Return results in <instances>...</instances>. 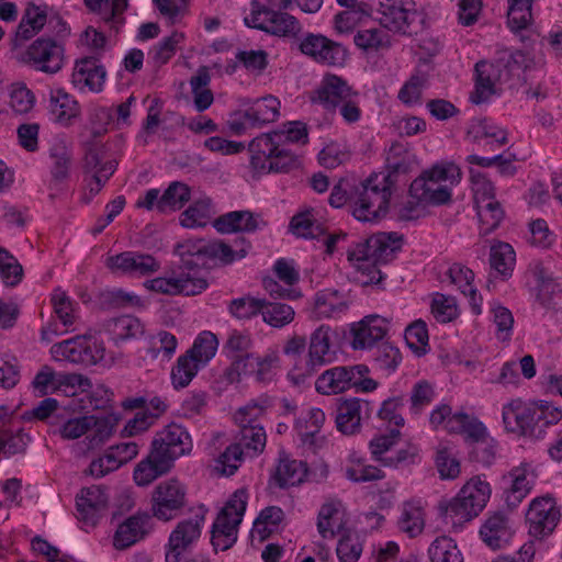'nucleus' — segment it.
Masks as SVG:
<instances>
[{
    "label": "nucleus",
    "instance_id": "6ab92c4d",
    "mask_svg": "<svg viewBox=\"0 0 562 562\" xmlns=\"http://www.w3.org/2000/svg\"><path fill=\"white\" fill-rule=\"evenodd\" d=\"M371 406L368 401L357 397L336 400V426L344 435H353L361 428V420L371 415Z\"/></svg>",
    "mask_w": 562,
    "mask_h": 562
},
{
    "label": "nucleus",
    "instance_id": "4c0bfd02",
    "mask_svg": "<svg viewBox=\"0 0 562 562\" xmlns=\"http://www.w3.org/2000/svg\"><path fill=\"white\" fill-rule=\"evenodd\" d=\"M153 450L142 460L134 470V481L138 486H147L159 476L167 474L172 467Z\"/></svg>",
    "mask_w": 562,
    "mask_h": 562
},
{
    "label": "nucleus",
    "instance_id": "49530a36",
    "mask_svg": "<svg viewBox=\"0 0 562 562\" xmlns=\"http://www.w3.org/2000/svg\"><path fill=\"white\" fill-rule=\"evenodd\" d=\"M339 502H328L323 504L318 512L317 530L324 539H331L341 528Z\"/></svg>",
    "mask_w": 562,
    "mask_h": 562
},
{
    "label": "nucleus",
    "instance_id": "dca6fc26",
    "mask_svg": "<svg viewBox=\"0 0 562 562\" xmlns=\"http://www.w3.org/2000/svg\"><path fill=\"white\" fill-rule=\"evenodd\" d=\"M26 61L40 71L56 74L64 65V48L53 38L40 37L29 46Z\"/></svg>",
    "mask_w": 562,
    "mask_h": 562
},
{
    "label": "nucleus",
    "instance_id": "7ed1b4c3",
    "mask_svg": "<svg viewBox=\"0 0 562 562\" xmlns=\"http://www.w3.org/2000/svg\"><path fill=\"white\" fill-rule=\"evenodd\" d=\"M392 173H372L355 188L351 214L360 222H375L385 216L392 195Z\"/></svg>",
    "mask_w": 562,
    "mask_h": 562
},
{
    "label": "nucleus",
    "instance_id": "6e6d98bb",
    "mask_svg": "<svg viewBox=\"0 0 562 562\" xmlns=\"http://www.w3.org/2000/svg\"><path fill=\"white\" fill-rule=\"evenodd\" d=\"M211 218L209 200H198L184 210L179 217L180 225L186 228L204 227Z\"/></svg>",
    "mask_w": 562,
    "mask_h": 562
},
{
    "label": "nucleus",
    "instance_id": "bf43d9fd",
    "mask_svg": "<svg viewBox=\"0 0 562 562\" xmlns=\"http://www.w3.org/2000/svg\"><path fill=\"white\" fill-rule=\"evenodd\" d=\"M257 356L255 352H248L234 357L226 370L227 380L234 383L239 382L243 376L255 378Z\"/></svg>",
    "mask_w": 562,
    "mask_h": 562
},
{
    "label": "nucleus",
    "instance_id": "6e6552de",
    "mask_svg": "<svg viewBox=\"0 0 562 562\" xmlns=\"http://www.w3.org/2000/svg\"><path fill=\"white\" fill-rule=\"evenodd\" d=\"M247 498L245 490H237L218 513L212 527L211 537L215 551H225L236 542L237 527L243 520Z\"/></svg>",
    "mask_w": 562,
    "mask_h": 562
},
{
    "label": "nucleus",
    "instance_id": "9b49d317",
    "mask_svg": "<svg viewBox=\"0 0 562 562\" xmlns=\"http://www.w3.org/2000/svg\"><path fill=\"white\" fill-rule=\"evenodd\" d=\"M503 423L508 432L533 439L542 438V429L539 426L537 402H524L513 400L503 406Z\"/></svg>",
    "mask_w": 562,
    "mask_h": 562
},
{
    "label": "nucleus",
    "instance_id": "f8f14e48",
    "mask_svg": "<svg viewBox=\"0 0 562 562\" xmlns=\"http://www.w3.org/2000/svg\"><path fill=\"white\" fill-rule=\"evenodd\" d=\"M192 439L188 430L176 423L157 431L151 440L150 450L173 467L175 461L192 450Z\"/></svg>",
    "mask_w": 562,
    "mask_h": 562
},
{
    "label": "nucleus",
    "instance_id": "09e8293b",
    "mask_svg": "<svg viewBox=\"0 0 562 562\" xmlns=\"http://www.w3.org/2000/svg\"><path fill=\"white\" fill-rule=\"evenodd\" d=\"M490 263L502 277L509 278L516 263V255L512 245L504 241L493 245L490 251Z\"/></svg>",
    "mask_w": 562,
    "mask_h": 562
},
{
    "label": "nucleus",
    "instance_id": "2f4dec72",
    "mask_svg": "<svg viewBox=\"0 0 562 562\" xmlns=\"http://www.w3.org/2000/svg\"><path fill=\"white\" fill-rule=\"evenodd\" d=\"M308 476L306 462L291 459L288 454L281 453L272 475L274 484L280 488L300 485Z\"/></svg>",
    "mask_w": 562,
    "mask_h": 562
},
{
    "label": "nucleus",
    "instance_id": "9d476101",
    "mask_svg": "<svg viewBox=\"0 0 562 562\" xmlns=\"http://www.w3.org/2000/svg\"><path fill=\"white\" fill-rule=\"evenodd\" d=\"M151 517L169 521L178 517L187 505V488L176 479L160 482L150 498Z\"/></svg>",
    "mask_w": 562,
    "mask_h": 562
},
{
    "label": "nucleus",
    "instance_id": "7c9ffc66",
    "mask_svg": "<svg viewBox=\"0 0 562 562\" xmlns=\"http://www.w3.org/2000/svg\"><path fill=\"white\" fill-rule=\"evenodd\" d=\"M281 143L283 135L276 132L255 137L248 146L251 167L258 172L266 173L267 165Z\"/></svg>",
    "mask_w": 562,
    "mask_h": 562
},
{
    "label": "nucleus",
    "instance_id": "c9c22d12",
    "mask_svg": "<svg viewBox=\"0 0 562 562\" xmlns=\"http://www.w3.org/2000/svg\"><path fill=\"white\" fill-rule=\"evenodd\" d=\"M347 307L344 296L338 291L326 289L318 291L314 296L313 316L317 321L338 317Z\"/></svg>",
    "mask_w": 562,
    "mask_h": 562
},
{
    "label": "nucleus",
    "instance_id": "603ef678",
    "mask_svg": "<svg viewBox=\"0 0 562 562\" xmlns=\"http://www.w3.org/2000/svg\"><path fill=\"white\" fill-rule=\"evenodd\" d=\"M239 441L243 452L256 457L261 453L266 447L267 436L262 426H245L239 427Z\"/></svg>",
    "mask_w": 562,
    "mask_h": 562
},
{
    "label": "nucleus",
    "instance_id": "1a4fd4ad",
    "mask_svg": "<svg viewBox=\"0 0 562 562\" xmlns=\"http://www.w3.org/2000/svg\"><path fill=\"white\" fill-rule=\"evenodd\" d=\"M117 162L113 159H105L104 151L95 146H90L82 159L83 192L81 201L89 204L98 195L112 175L115 172Z\"/></svg>",
    "mask_w": 562,
    "mask_h": 562
},
{
    "label": "nucleus",
    "instance_id": "473e14b6",
    "mask_svg": "<svg viewBox=\"0 0 562 562\" xmlns=\"http://www.w3.org/2000/svg\"><path fill=\"white\" fill-rule=\"evenodd\" d=\"M510 486L505 492L506 504L514 508L530 493L535 483L536 474L530 465L514 468L509 472Z\"/></svg>",
    "mask_w": 562,
    "mask_h": 562
},
{
    "label": "nucleus",
    "instance_id": "412c9836",
    "mask_svg": "<svg viewBox=\"0 0 562 562\" xmlns=\"http://www.w3.org/2000/svg\"><path fill=\"white\" fill-rule=\"evenodd\" d=\"M106 267L112 271H120L134 277H145L157 272L159 261L149 254L139 251H124L106 259Z\"/></svg>",
    "mask_w": 562,
    "mask_h": 562
},
{
    "label": "nucleus",
    "instance_id": "b1692460",
    "mask_svg": "<svg viewBox=\"0 0 562 562\" xmlns=\"http://www.w3.org/2000/svg\"><path fill=\"white\" fill-rule=\"evenodd\" d=\"M387 333V322L379 315L366 316L352 324L350 329V345L355 350L373 348Z\"/></svg>",
    "mask_w": 562,
    "mask_h": 562
},
{
    "label": "nucleus",
    "instance_id": "774afa93",
    "mask_svg": "<svg viewBox=\"0 0 562 562\" xmlns=\"http://www.w3.org/2000/svg\"><path fill=\"white\" fill-rule=\"evenodd\" d=\"M252 114L260 127L267 123L274 122L280 115V101L273 95H267L256 100L252 104Z\"/></svg>",
    "mask_w": 562,
    "mask_h": 562
},
{
    "label": "nucleus",
    "instance_id": "c756f323",
    "mask_svg": "<svg viewBox=\"0 0 562 562\" xmlns=\"http://www.w3.org/2000/svg\"><path fill=\"white\" fill-rule=\"evenodd\" d=\"M151 516L148 513H137L119 525L113 544L124 550L142 540L149 531Z\"/></svg>",
    "mask_w": 562,
    "mask_h": 562
},
{
    "label": "nucleus",
    "instance_id": "58836bf2",
    "mask_svg": "<svg viewBox=\"0 0 562 562\" xmlns=\"http://www.w3.org/2000/svg\"><path fill=\"white\" fill-rule=\"evenodd\" d=\"M317 212L313 207H304L290 221L289 228L301 238H318L325 234V227L317 220Z\"/></svg>",
    "mask_w": 562,
    "mask_h": 562
},
{
    "label": "nucleus",
    "instance_id": "8fccbe9b",
    "mask_svg": "<svg viewBox=\"0 0 562 562\" xmlns=\"http://www.w3.org/2000/svg\"><path fill=\"white\" fill-rule=\"evenodd\" d=\"M109 330L115 341H125L139 338L143 336L145 328L138 318L131 315H122L110 322Z\"/></svg>",
    "mask_w": 562,
    "mask_h": 562
},
{
    "label": "nucleus",
    "instance_id": "f257e3e1",
    "mask_svg": "<svg viewBox=\"0 0 562 562\" xmlns=\"http://www.w3.org/2000/svg\"><path fill=\"white\" fill-rule=\"evenodd\" d=\"M402 245L403 235L381 232L349 248L347 258L357 270L356 282L361 286L376 285L383 289L382 281L385 276L379 266L392 260Z\"/></svg>",
    "mask_w": 562,
    "mask_h": 562
},
{
    "label": "nucleus",
    "instance_id": "72a5a7b5",
    "mask_svg": "<svg viewBox=\"0 0 562 562\" xmlns=\"http://www.w3.org/2000/svg\"><path fill=\"white\" fill-rule=\"evenodd\" d=\"M480 535L490 548L496 550L509 542L513 532L507 517L502 513H494L482 525Z\"/></svg>",
    "mask_w": 562,
    "mask_h": 562
},
{
    "label": "nucleus",
    "instance_id": "39448f33",
    "mask_svg": "<svg viewBox=\"0 0 562 562\" xmlns=\"http://www.w3.org/2000/svg\"><path fill=\"white\" fill-rule=\"evenodd\" d=\"M452 165H435L417 177L409 187V194L417 204L442 205L451 201L453 172Z\"/></svg>",
    "mask_w": 562,
    "mask_h": 562
},
{
    "label": "nucleus",
    "instance_id": "0e129e2a",
    "mask_svg": "<svg viewBox=\"0 0 562 562\" xmlns=\"http://www.w3.org/2000/svg\"><path fill=\"white\" fill-rule=\"evenodd\" d=\"M428 76L417 71L403 85L398 91V99L407 105L420 102L423 90L427 87Z\"/></svg>",
    "mask_w": 562,
    "mask_h": 562
},
{
    "label": "nucleus",
    "instance_id": "4be33fe9",
    "mask_svg": "<svg viewBox=\"0 0 562 562\" xmlns=\"http://www.w3.org/2000/svg\"><path fill=\"white\" fill-rule=\"evenodd\" d=\"M49 159V188H59L66 183L71 175L74 166V153L71 146L64 137H55L48 148Z\"/></svg>",
    "mask_w": 562,
    "mask_h": 562
},
{
    "label": "nucleus",
    "instance_id": "5fc2aeb1",
    "mask_svg": "<svg viewBox=\"0 0 562 562\" xmlns=\"http://www.w3.org/2000/svg\"><path fill=\"white\" fill-rule=\"evenodd\" d=\"M353 42L358 48L367 53L391 47L390 35L376 27L358 31L353 37Z\"/></svg>",
    "mask_w": 562,
    "mask_h": 562
},
{
    "label": "nucleus",
    "instance_id": "aec40b11",
    "mask_svg": "<svg viewBox=\"0 0 562 562\" xmlns=\"http://www.w3.org/2000/svg\"><path fill=\"white\" fill-rule=\"evenodd\" d=\"M353 95H359V92L349 86L345 79L336 75H326L313 91L311 100L331 111Z\"/></svg>",
    "mask_w": 562,
    "mask_h": 562
},
{
    "label": "nucleus",
    "instance_id": "69168bd1",
    "mask_svg": "<svg viewBox=\"0 0 562 562\" xmlns=\"http://www.w3.org/2000/svg\"><path fill=\"white\" fill-rule=\"evenodd\" d=\"M52 304L54 307V313L56 317L59 319L61 325L66 328H69L77 319L76 310L74 306V302L66 294V292L57 289L52 294Z\"/></svg>",
    "mask_w": 562,
    "mask_h": 562
},
{
    "label": "nucleus",
    "instance_id": "37998d69",
    "mask_svg": "<svg viewBox=\"0 0 562 562\" xmlns=\"http://www.w3.org/2000/svg\"><path fill=\"white\" fill-rule=\"evenodd\" d=\"M263 299L245 294L227 302L228 314L240 322H247L261 315Z\"/></svg>",
    "mask_w": 562,
    "mask_h": 562
},
{
    "label": "nucleus",
    "instance_id": "a19ab883",
    "mask_svg": "<svg viewBox=\"0 0 562 562\" xmlns=\"http://www.w3.org/2000/svg\"><path fill=\"white\" fill-rule=\"evenodd\" d=\"M467 136L473 142L479 143L483 138H492V147L507 144V131L495 125L486 117L472 119L467 130Z\"/></svg>",
    "mask_w": 562,
    "mask_h": 562
},
{
    "label": "nucleus",
    "instance_id": "c03bdc74",
    "mask_svg": "<svg viewBox=\"0 0 562 562\" xmlns=\"http://www.w3.org/2000/svg\"><path fill=\"white\" fill-rule=\"evenodd\" d=\"M261 317L270 327L280 329L294 321L295 311L289 304L263 299Z\"/></svg>",
    "mask_w": 562,
    "mask_h": 562
},
{
    "label": "nucleus",
    "instance_id": "2eb2a0df",
    "mask_svg": "<svg viewBox=\"0 0 562 562\" xmlns=\"http://www.w3.org/2000/svg\"><path fill=\"white\" fill-rule=\"evenodd\" d=\"M204 519V514H196L194 517L177 524L166 544V562L181 561L182 555L199 540Z\"/></svg>",
    "mask_w": 562,
    "mask_h": 562
},
{
    "label": "nucleus",
    "instance_id": "f3484780",
    "mask_svg": "<svg viewBox=\"0 0 562 562\" xmlns=\"http://www.w3.org/2000/svg\"><path fill=\"white\" fill-rule=\"evenodd\" d=\"M109 505V494L101 485L83 487L76 496L77 518L94 526L104 515Z\"/></svg>",
    "mask_w": 562,
    "mask_h": 562
},
{
    "label": "nucleus",
    "instance_id": "a878e982",
    "mask_svg": "<svg viewBox=\"0 0 562 562\" xmlns=\"http://www.w3.org/2000/svg\"><path fill=\"white\" fill-rule=\"evenodd\" d=\"M325 423V413L321 408H310L303 413L295 423L301 443L307 450L315 452L325 443L321 428Z\"/></svg>",
    "mask_w": 562,
    "mask_h": 562
},
{
    "label": "nucleus",
    "instance_id": "bb28decb",
    "mask_svg": "<svg viewBox=\"0 0 562 562\" xmlns=\"http://www.w3.org/2000/svg\"><path fill=\"white\" fill-rule=\"evenodd\" d=\"M106 71L94 57L77 60L71 75L72 85L79 89L100 92L103 88Z\"/></svg>",
    "mask_w": 562,
    "mask_h": 562
},
{
    "label": "nucleus",
    "instance_id": "cd10ccee",
    "mask_svg": "<svg viewBox=\"0 0 562 562\" xmlns=\"http://www.w3.org/2000/svg\"><path fill=\"white\" fill-rule=\"evenodd\" d=\"M249 27L260 30L269 35L294 38L301 31L300 21L292 14L280 10L274 14L262 16L258 21L246 24Z\"/></svg>",
    "mask_w": 562,
    "mask_h": 562
},
{
    "label": "nucleus",
    "instance_id": "e433bc0d",
    "mask_svg": "<svg viewBox=\"0 0 562 562\" xmlns=\"http://www.w3.org/2000/svg\"><path fill=\"white\" fill-rule=\"evenodd\" d=\"M425 519L426 513L422 502L412 499L402 504L397 526L409 538H415L423 532Z\"/></svg>",
    "mask_w": 562,
    "mask_h": 562
},
{
    "label": "nucleus",
    "instance_id": "864d4df0",
    "mask_svg": "<svg viewBox=\"0 0 562 562\" xmlns=\"http://www.w3.org/2000/svg\"><path fill=\"white\" fill-rule=\"evenodd\" d=\"M50 352L57 360L63 359L71 363L85 366L87 359L85 356V338L76 337L54 344Z\"/></svg>",
    "mask_w": 562,
    "mask_h": 562
},
{
    "label": "nucleus",
    "instance_id": "ddd939ff",
    "mask_svg": "<svg viewBox=\"0 0 562 562\" xmlns=\"http://www.w3.org/2000/svg\"><path fill=\"white\" fill-rule=\"evenodd\" d=\"M376 14L384 29L403 35L417 34L423 21L416 10L405 8L398 0H379Z\"/></svg>",
    "mask_w": 562,
    "mask_h": 562
},
{
    "label": "nucleus",
    "instance_id": "e2e57ef3",
    "mask_svg": "<svg viewBox=\"0 0 562 562\" xmlns=\"http://www.w3.org/2000/svg\"><path fill=\"white\" fill-rule=\"evenodd\" d=\"M267 406L266 398L252 400L236 412L235 422L239 427L261 426L259 420L265 416Z\"/></svg>",
    "mask_w": 562,
    "mask_h": 562
},
{
    "label": "nucleus",
    "instance_id": "79ce46f5",
    "mask_svg": "<svg viewBox=\"0 0 562 562\" xmlns=\"http://www.w3.org/2000/svg\"><path fill=\"white\" fill-rule=\"evenodd\" d=\"M191 199V190L188 184L179 181L171 182L161 194L158 203V212L166 214L184 206Z\"/></svg>",
    "mask_w": 562,
    "mask_h": 562
},
{
    "label": "nucleus",
    "instance_id": "13d9d810",
    "mask_svg": "<svg viewBox=\"0 0 562 562\" xmlns=\"http://www.w3.org/2000/svg\"><path fill=\"white\" fill-rule=\"evenodd\" d=\"M146 408H153V413L148 412H139L135 415V417L128 420L125 426V431L130 435H135L137 432L146 430L161 413H164L167 408L166 403L159 398L154 397L150 400L149 405Z\"/></svg>",
    "mask_w": 562,
    "mask_h": 562
},
{
    "label": "nucleus",
    "instance_id": "f03ea898",
    "mask_svg": "<svg viewBox=\"0 0 562 562\" xmlns=\"http://www.w3.org/2000/svg\"><path fill=\"white\" fill-rule=\"evenodd\" d=\"M490 496V484L480 476L472 477L454 497L439 502V515L446 524H450L452 527H462L479 516Z\"/></svg>",
    "mask_w": 562,
    "mask_h": 562
},
{
    "label": "nucleus",
    "instance_id": "ea45409f",
    "mask_svg": "<svg viewBox=\"0 0 562 562\" xmlns=\"http://www.w3.org/2000/svg\"><path fill=\"white\" fill-rule=\"evenodd\" d=\"M450 282L458 286V289L465 296H470V303L475 314L481 313V296H477L476 289L472 282L474 280V272L460 263H453L447 271Z\"/></svg>",
    "mask_w": 562,
    "mask_h": 562
},
{
    "label": "nucleus",
    "instance_id": "338daca9",
    "mask_svg": "<svg viewBox=\"0 0 562 562\" xmlns=\"http://www.w3.org/2000/svg\"><path fill=\"white\" fill-rule=\"evenodd\" d=\"M280 356L277 350H268L257 356L255 380L259 383L270 382L280 368Z\"/></svg>",
    "mask_w": 562,
    "mask_h": 562
},
{
    "label": "nucleus",
    "instance_id": "393cba45",
    "mask_svg": "<svg viewBox=\"0 0 562 562\" xmlns=\"http://www.w3.org/2000/svg\"><path fill=\"white\" fill-rule=\"evenodd\" d=\"M146 288L162 294L176 295H196L202 293L209 285L203 278L182 274L179 278H155L146 281Z\"/></svg>",
    "mask_w": 562,
    "mask_h": 562
},
{
    "label": "nucleus",
    "instance_id": "0eeeda50",
    "mask_svg": "<svg viewBox=\"0 0 562 562\" xmlns=\"http://www.w3.org/2000/svg\"><path fill=\"white\" fill-rule=\"evenodd\" d=\"M335 358L336 353L331 350V329L327 325H321L310 336L305 361L295 363L288 376L296 385L304 384Z\"/></svg>",
    "mask_w": 562,
    "mask_h": 562
},
{
    "label": "nucleus",
    "instance_id": "c85d7f7f",
    "mask_svg": "<svg viewBox=\"0 0 562 562\" xmlns=\"http://www.w3.org/2000/svg\"><path fill=\"white\" fill-rule=\"evenodd\" d=\"M267 223L260 214L250 211H232L218 216L213 226L221 234H229L235 232L254 233L263 228Z\"/></svg>",
    "mask_w": 562,
    "mask_h": 562
},
{
    "label": "nucleus",
    "instance_id": "f704fd0d",
    "mask_svg": "<svg viewBox=\"0 0 562 562\" xmlns=\"http://www.w3.org/2000/svg\"><path fill=\"white\" fill-rule=\"evenodd\" d=\"M48 109L54 120L63 125H69L80 114L78 101L61 88L50 90Z\"/></svg>",
    "mask_w": 562,
    "mask_h": 562
},
{
    "label": "nucleus",
    "instance_id": "5701e85b",
    "mask_svg": "<svg viewBox=\"0 0 562 562\" xmlns=\"http://www.w3.org/2000/svg\"><path fill=\"white\" fill-rule=\"evenodd\" d=\"M300 49L316 61L330 66L341 65L347 54L342 45L330 41L324 35L312 33L303 38Z\"/></svg>",
    "mask_w": 562,
    "mask_h": 562
},
{
    "label": "nucleus",
    "instance_id": "052dcab7",
    "mask_svg": "<svg viewBox=\"0 0 562 562\" xmlns=\"http://www.w3.org/2000/svg\"><path fill=\"white\" fill-rule=\"evenodd\" d=\"M94 423L93 415L69 418L54 429L53 434H58L65 440H75L86 435Z\"/></svg>",
    "mask_w": 562,
    "mask_h": 562
},
{
    "label": "nucleus",
    "instance_id": "4d7b16f0",
    "mask_svg": "<svg viewBox=\"0 0 562 562\" xmlns=\"http://www.w3.org/2000/svg\"><path fill=\"white\" fill-rule=\"evenodd\" d=\"M431 562H463L456 542L449 537H438L428 549Z\"/></svg>",
    "mask_w": 562,
    "mask_h": 562
},
{
    "label": "nucleus",
    "instance_id": "4468645a",
    "mask_svg": "<svg viewBox=\"0 0 562 562\" xmlns=\"http://www.w3.org/2000/svg\"><path fill=\"white\" fill-rule=\"evenodd\" d=\"M560 518L561 512L553 497H536L526 514L529 535L538 539L548 537L558 526Z\"/></svg>",
    "mask_w": 562,
    "mask_h": 562
},
{
    "label": "nucleus",
    "instance_id": "a211bd4d",
    "mask_svg": "<svg viewBox=\"0 0 562 562\" xmlns=\"http://www.w3.org/2000/svg\"><path fill=\"white\" fill-rule=\"evenodd\" d=\"M475 90L470 99L473 103L480 104L486 102L495 92L497 82L508 80V71L502 68V60L494 61L480 60L475 64Z\"/></svg>",
    "mask_w": 562,
    "mask_h": 562
},
{
    "label": "nucleus",
    "instance_id": "680f3d73",
    "mask_svg": "<svg viewBox=\"0 0 562 562\" xmlns=\"http://www.w3.org/2000/svg\"><path fill=\"white\" fill-rule=\"evenodd\" d=\"M94 422L89 430L91 434L86 437L88 449H95L103 445L112 436L116 426V419L111 416H94Z\"/></svg>",
    "mask_w": 562,
    "mask_h": 562
},
{
    "label": "nucleus",
    "instance_id": "3c124183",
    "mask_svg": "<svg viewBox=\"0 0 562 562\" xmlns=\"http://www.w3.org/2000/svg\"><path fill=\"white\" fill-rule=\"evenodd\" d=\"M476 207L481 223L480 234L486 236L499 226L504 220L505 212L497 200H488L477 204Z\"/></svg>",
    "mask_w": 562,
    "mask_h": 562
},
{
    "label": "nucleus",
    "instance_id": "de8ad7c7",
    "mask_svg": "<svg viewBox=\"0 0 562 562\" xmlns=\"http://www.w3.org/2000/svg\"><path fill=\"white\" fill-rule=\"evenodd\" d=\"M217 348L218 339L216 335L210 330H203L196 336L187 352L195 358V361L203 368H205L216 355Z\"/></svg>",
    "mask_w": 562,
    "mask_h": 562
},
{
    "label": "nucleus",
    "instance_id": "423d86ee",
    "mask_svg": "<svg viewBox=\"0 0 562 562\" xmlns=\"http://www.w3.org/2000/svg\"><path fill=\"white\" fill-rule=\"evenodd\" d=\"M366 364L337 366L322 372L315 381V390L323 395H336L350 389L372 392L379 383L369 376Z\"/></svg>",
    "mask_w": 562,
    "mask_h": 562
},
{
    "label": "nucleus",
    "instance_id": "a18cd8bd",
    "mask_svg": "<svg viewBox=\"0 0 562 562\" xmlns=\"http://www.w3.org/2000/svg\"><path fill=\"white\" fill-rule=\"evenodd\" d=\"M203 367L187 351L181 355L171 370V383L176 390L187 387Z\"/></svg>",
    "mask_w": 562,
    "mask_h": 562
},
{
    "label": "nucleus",
    "instance_id": "20e7f679",
    "mask_svg": "<svg viewBox=\"0 0 562 562\" xmlns=\"http://www.w3.org/2000/svg\"><path fill=\"white\" fill-rule=\"evenodd\" d=\"M173 252L179 256L181 268L189 271L204 267L209 261L218 260L223 265H229L246 256V249L233 250L228 244L222 240L205 241L204 239H188L178 243Z\"/></svg>",
    "mask_w": 562,
    "mask_h": 562
}]
</instances>
